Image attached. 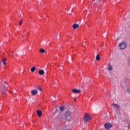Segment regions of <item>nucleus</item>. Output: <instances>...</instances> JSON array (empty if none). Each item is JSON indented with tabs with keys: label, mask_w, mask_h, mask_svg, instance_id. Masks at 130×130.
<instances>
[{
	"label": "nucleus",
	"mask_w": 130,
	"mask_h": 130,
	"mask_svg": "<svg viewBox=\"0 0 130 130\" xmlns=\"http://www.w3.org/2000/svg\"><path fill=\"white\" fill-rule=\"evenodd\" d=\"M53 86H56V82H55V81H53Z\"/></svg>",
	"instance_id": "24"
},
{
	"label": "nucleus",
	"mask_w": 130,
	"mask_h": 130,
	"mask_svg": "<svg viewBox=\"0 0 130 130\" xmlns=\"http://www.w3.org/2000/svg\"><path fill=\"white\" fill-rule=\"evenodd\" d=\"M58 111V110H57V109L55 110V113H56Z\"/></svg>",
	"instance_id": "28"
},
{
	"label": "nucleus",
	"mask_w": 130,
	"mask_h": 130,
	"mask_svg": "<svg viewBox=\"0 0 130 130\" xmlns=\"http://www.w3.org/2000/svg\"><path fill=\"white\" fill-rule=\"evenodd\" d=\"M104 126L106 129H109V128H111L113 126L110 123H106L104 124Z\"/></svg>",
	"instance_id": "4"
},
{
	"label": "nucleus",
	"mask_w": 130,
	"mask_h": 130,
	"mask_svg": "<svg viewBox=\"0 0 130 130\" xmlns=\"http://www.w3.org/2000/svg\"><path fill=\"white\" fill-rule=\"evenodd\" d=\"M40 52H41V53H44L45 52V50H44V49H40Z\"/></svg>",
	"instance_id": "17"
},
{
	"label": "nucleus",
	"mask_w": 130,
	"mask_h": 130,
	"mask_svg": "<svg viewBox=\"0 0 130 130\" xmlns=\"http://www.w3.org/2000/svg\"><path fill=\"white\" fill-rule=\"evenodd\" d=\"M110 1V0H109Z\"/></svg>",
	"instance_id": "38"
},
{
	"label": "nucleus",
	"mask_w": 130,
	"mask_h": 130,
	"mask_svg": "<svg viewBox=\"0 0 130 130\" xmlns=\"http://www.w3.org/2000/svg\"><path fill=\"white\" fill-rule=\"evenodd\" d=\"M54 36H55V37H56V38H57V35L54 34Z\"/></svg>",
	"instance_id": "26"
},
{
	"label": "nucleus",
	"mask_w": 130,
	"mask_h": 130,
	"mask_svg": "<svg viewBox=\"0 0 130 130\" xmlns=\"http://www.w3.org/2000/svg\"><path fill=\"white\" fill-rule=\"evenodd\" d=\"M5 84H6V85H8V83L7 82H5Z\"/></svg>",
	"instance_id": "29"
},
{
	"label": "nucleus",
	"mask_w": 130,
	"mask_h": 130,
	"mask_svg": "<svg viewBox=\"0 0 130 130\" xmlns=\"http://www.w3.org/2000/svg\"><path fill=\"white\" fill-rule=\"evenodd\" d=\"M38 89L39 90V91H42V88H41L40 86H38Z\"/></svg>",
	"instance_id": "21"
},
{
	"label": "nucleus",
	"mask_w": 130,
	"mask_h": 130,
	"mask_svg": "<svg viewBox=\"0 0 130 130\" xmlns=\"http://www.w3.org/2000/svg\"><path fill=\"white\" fill-rule=\"evenodd\" d=\"M38 5H39V3H38Z\"/></svg>",
	"instance_id": "36"
},
{
	"label": "nucleus",
	"mask_w": 130,
	"mask_h": 130,
	"mask_svg": "<svg viewBox=\"0 0 130 130\" xmlns=\"http://www.w3.org/2000/svg\"><path fill=\"white\" fill-rule=\"evenodd\" d=\"M127 127L128 130H130V123L128 124Z\"/></svg>",
	"instance_id": "23"
},
{
	"label": "nucleus",
	"mask_w": 130,
	"mask_h": 130,
	"mask_svg": "<svg viewBox=\"0 0 130 130\" xmlns=\"http://www.w3.org/2000/svg\"><path fill=\"white\" fill-rule=\"evenodd\" d=\"M35 71H36V67H33L30 69V71L31 72V73H34Z\"/></svg>",
	"instance_id": "13"
},
{
	"label": "nucleus",
	"mask_w": 130,
	"mask_h": 130,
	"mask_svg": "<svg viewBox=\"0 0 130 130\" xmlns=\"http://www.w3.org/2000/svg\"><path fill=\"white\" fill-rule=\"evenodd\" d=\"M102 1H101V0L100 1H99V3H101Z\"/></svg>",
	"instance_id": "33"
},
{
	"label": "nucleus",
	"mask_w": 130,
	"mask_h": 130,
	"mask_svg": "<svg viewBox=\"0 0 130 130\" xmlns=\"http://www.w3.org/2000/svg\"><path fill=\"white\" fill-rule=\"evenodd\" d=\"M127 64L128 66H130V57L127 59Z\"/></svg>",
	"instance_id": "19"
},
{
	"label": "nucleus",
	"mask_w": 130,
	"mask_h": 130,
	"mask_svg": "<svg viewBox=\"0 0 130 130\" xmlns=\"http://www.w3.org/2000/svg\"><path fill=\"white\" fill-rule=\"evenodd\" d=\"M0 66H2V62L0 61Z\"/></svg>",
	"instance_id": "31"
},
{
	"label": "nucleus",
	"mask_w": 130,
	"mask_h": 130,
	"mask_svg": "<svg viewBox=\"0 0 130 130\" xmlns=\"http://www.w3.org/2000/svg\"><path fill=\"white\" fill-rule=\"evenodd\" d=\"M53 97H54V98H56V97L55 96H53Z\"/></svg>",
	"instance_id": "34"
},
{
	"label": "nucleus",
	"mask_w": 130,
	"mask_h": 130,
	"mask_svg": "<svg viewBox=\"0 0 130 130\" xmlns=\"http://www.w3.org/2000/svg\"><path fill=\"white\" fill-rule=\"evenodd\" d=\"M61 67L62 68V66H61Z\"/></svg>",
	"instance_id": "37"
},
{
	"label": "nucleus",
	"mask_w": 130,
	"mask_h": 130,
	"mask_svg": "<svg viewBox=\"0 0 130 130\" xmlns=\"http://www.w3.org/2000/svg\"><path fill=\"white\" fill-rule=\"evenodd\" d=\"M73 29H77V28H79V24L77 23H75L72 26Z\"/></svg>",
	"instance_id": "12"
},
{
	"label": "nucleus",
	"mask_w": 130,
	"mask_h": 130,
	"mask_svg": "<svg viewBox=\"0 0 130 130\" xmlns=\"http://www.w3.org/2000/svg\"><path fill=\"white\" fill-rule=\"evenodd\" d=\"M37 113L39 117H41V116H42V111L38 110L37 111Z\"/></svg>",
	"instance_id": "9"
},
{
	"label": "nucleus",
	"mask_w": 130,
	"mask_h": 130,
	"mask_svg": "<svg viewBox=\"0 0 130 130\" xmlns=\"http://www.w3.org/2000/svg\"><path fill=\"white\" fill-rule=\"evenodd\" d=\"M108 71H113V67L110 63L108 64Z\"/></svg>",
	"instance_id": "10"
},
{
	"label": "nucleus",
	"mask_w": 130,
	"mask_h": 130,
	"mask_svg": "<svg viewBox=\"0 0 130 130\" xmlns=\"http://www.w3.org/2000/svg\"><path fill=\"white\" fill-rule=\"evenodd\" d=\"M90 119L91 116L89 115V114H86L83 118V120L85 123H86V122H88V121H89V120H90Z\"/></svg>",
	"instance_id": "3"
},
{
	"label": "nucleus",
	"mask_w": 130,
	"mask_h": 130,
	"mask_svg": "<svg viewBox=\"0 0 130 130\" xmlns=\"http://www.w3.org/2000/svg\"><path fill=\"white\" fill-rule=\"evenodd\" d=\"M59 120H63V119H64V118L63 117V116H61L59 118Z\"/></svg>",
	"instance_id": "20"
},
{
	"label": "nucleus",
	"mask_w": 130,
	"mask_h": 130,
	"mask_svg": "<svg viewBox=\"0 0 130 130\" xmlns=\"http://www.w3.org/2000/svg\"><path fill=\"white\" fill-rule=\"evenodd\" d=\"M22 23H23V21L22 20H20L19 22V25L21 26L22 25Z\"/></svg>",
	"instance_id": "22"
},
{
	"label": "nucleus",
	"mask_w": 130,
	"mask_h": 130,
	"mask_svg": "<svg viewBox=\"0 0 130 130\" xmlns=\"http://www.w3.org/2000/svg\"><path fill=\"white\" fill-rule=\"evenodd\" d=\"M10 54H12V55H14V52H11Z\"/></svg>",
	"instance_id": "27"
},
{
	"label": "nucleus",
	"mask_w": 130,
	"mask_h": 130,
	"mask_svg": "<svg viewBox=\"0 0 130 130\" xmlns=\"http://www.w3.org/2000/svg\"><path fill=\"white\" fill-rule=\"evenodd\" d=\"M72 92L74 94H79V93L81 92V90L74 88L72 89Z\"/></svg>",
	"instance_id": "7"
},
{
	"label": "nucleus",
	"mask_w": 130,
	"mask_h": 130,
	"mask_svg": "<svg viewBox=\"0 0 130 130\" xmlns=\"http://www.w3.org/2000/svg\"><path fill=\"white\" fill-rule=\"evenodd\" d=\"M6 59L5 58H2V62L4 64V66H6Z\"/></svg>",
	"instance_id": "16"
},
{
	"label": "nucleus",
	"mask_w": 130,
	"mask_h": 130,
	"mask_svg": "<svg viewBox=\"0 0 130 130\" xmlns=\"http://www.w3.org/2000/svg\"><path fill=\"white\" fill-rule=\"evenodd\" d=\"M38 93V91L36 90H32L30 91V93L32 95V96H35V95H37Z\"/></svg>",
	"instance_id": "8"
},
{
	"label": "nucleus",
	"mask_w": 130,
	"mask_h": 130,
	"mask_svg": "<svg viewBox=\"0 0 130 130\" xmlns=\"http://www.w3.org/2000/svg\"><path fill=\"white\" fill-rule=\"evenodd\" d=\"M44 74H45L44 70H40L39 71V74H40V76H43Z\"/></svg>",
	"instance_id": "11"
},
{
	"label": "nucleus",
	"mask_w": 130,
	"mask_h": 130,
	"mask_svg": "<svg viewBox=\"0 0 130 130\" xmlns=\"http://www.w3.org/2000/svg\"><path fill=\"white\" fill-rule=\"evenodd\" d=\"M112 106L114 109H115L116 110H118L119 109V106L117 105V104H113L112 105Z\"/></svg>",
	"instance_id": "6"
},
{
	"label": "nucleus",
	"mask_w": 130,
	"mask_h": 130,
	"mask_svg": "<svg viewBox=\"0 0 130 130\" xmlns=\"http://www.w3.org/2000/svg\"><path fill=\"white\" fill-rule=\"evenodd\" d=\"M74 101H77V99H75Z\"/></svg>",
	"instance_id": "30"
},
{
	"label": "nucleus",
	"mask_w": 130,
	"mask_h": 130,
	"mask_svg": "<svg viewBox=\"0 0 130 130\" xmlns=\"http://www.w3.org/2000/svg\"><path fill=\"white\" fill-rule=\"evenodd\" d=\"M127 91L128 93H129V94H130V88H128L127 89Z\"/></svg>",
	"instance_id": "25"
},
{
	"label": "nucleus",
	"mask_w": 130,
	"mask_h": 130,
	"mask_svg": "<svg viewBox=\"0 0 130 130\" xmlns=\"http://www.w3.org/2000/svg\"><path fill=\"white\" fill-rule=\"evenodd\" d=\"M65 119L67 121H70L72 119V112L70 110H67L65 113Z\"/></svg>",
	"instance_id": "1"
},
{
	"label": "nucleus",
	"mask_w": 130,
	"mask_h": 130,
	"mask_svg": "<svg viewBox=\"0 0 130 130\" xmlns=\"http://www.w3.org/2000/svg\"><path fill=\"white\" fill-rule=\"evenodd\" d=\"M3 87H0V91L2 92V94H5V92L8 90L7 88H6V86L5 85H3Z\"/></svg>",
	"instance_id": "5"
},
{
	"label": "nucleus",
	"mask_w": 130,
	"mask_h": 130,
	"mask_svg": "<svg viewBox=\"0 0 130 130\" xmlns=\"http://www.w3.org/2000/svg\"><path fill=\"white\" fill-rule=\"evenodd\" d=\"M94 5H97V3H94Z\"/></svg>",
	"instance_id": "32"
},
{
	"label": "nucleus",
	"mask_w": 130,
	"mask_h": 130,
	"mask_svg": "<svg viewBox=\"0 0 130 130\" xmlns=\"http://www.w3.org/2000/svg\"><path fill=\"white\" fill-rule=\"evenodd\" d=\"M20 17L22 18V17H24V13L23 12L19 13Z\"/></svg>",
	"instance_id": "18"
},
{
	"label": "nucleus",
	"mask_w": 130,
	"mask_h": 130,
	"mask_svg": "<svg viewBox=\"0 0 130 130\" xmlns=\"http://www.w3.org/2000/svg\"><path fill=\"white\" fill-rule=\"evenodd\" d=\"M95 59L96 60H98V61H99V60H100V55L99 54L96 56Z\"/></svg>",
	"instance_id": "14"
},
{
	"label": "nucleus",
	"mask_w": 130,
	"mask_h": 130,
	"mask_svg": "<svg viewBox=\"0 0 130 130\" xmlns=\"http://www.w3.org/2000/svg\"><path fill=\"white\" fill-rule=\"evenodd\" d=\"M66 108V107L64 106H62L60 107L59 110L60 111H63V110Z\"/></svg>",
	"instance_id": "15"
},
{
	"label": "nucleus",
	"mask_w": 130,
	"mask_h": 130,
	"mask_svg": "<svg viewBox=\"0 0 130 130\" xmlns=\"http://www.w3.org/2000/svg\"><path fill=\"white\" fill-rule=\"evenodd\" d=\"M126 46H127L126 42H122L120 43L119 45V49H120V50L125 49V48H126Z\"/></svg>",
	"instance_id": "2"
},
{
	"label": "nucleus",
	"mask_w": 130,
	"mask_h": 130,
	"mask_svg": "<svg viewBox=\"0 0 130 130\" xmlns=\"http://www.w3.org/2000/svg\"><path fill=\"white\" fill-rule=\"evenodd\" d=\"M71 59H72V61H73V58H72Z\"/></svg>",
	"instance_id": "35"
}]
</instances>
